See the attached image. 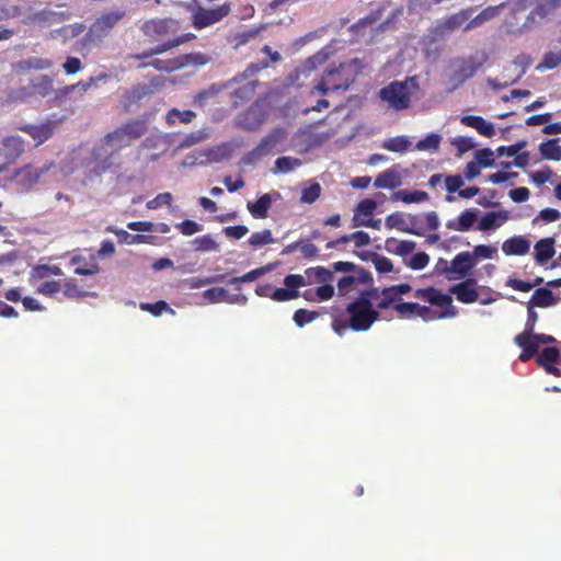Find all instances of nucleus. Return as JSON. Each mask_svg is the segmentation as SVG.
<instances>
[{"instance_id":"nucleus-1","label":"nucleus","mask_w":561,"mask_h":561,"mask_svg":"<svg viewBox=\"0 0 561 561\" xmlns=\"http://www.w3.org/2000/svg\"><path fill=\"white\" fill-rule=\"evenodd\" d=\"M379 300V296L373 293V286L359 291L358 297L351 301L345 311L347 319L334 318L332 320V330L340 336L351 329L355 332L368 331L375 322L380 319V310L373 300Z\"/></svg>"},{"instance_id":"nucleus-2","label":"nucleus","mask_w":561,"mask_h":561,"mask_svg":"<svg viewBox=\"0 0 561 561\" xmlns=\"http://www.w3.org/2000/svg\"><path fill=\"white\" fill-rule=\"evenodd\" d=\"M360 73L358 59L341 62L339 66L327 68L319 81L313 87L314 91L325 95L329 92L347 90Z\"/></svg>"},{"instance_id":"nucleus-3","label":"nucleus","mask_w":561,"mask_h":561,"mask_svg":"<svg viewBox=\"0 0 561 561\" xmlns=\"http://www.w3.org/2000/svg\"><path fill=\"white\" fill-rule=\"evenodd\" d=\"M413 295L417 299H421L423 301L428 302L432 306H436L438 308L444 309L438 313L436 311H433L430 307L421 306L419 304L416 317L423 319L426 322L436 319L454 318L458 313L457 309L453 305L451 296L449 294L442 293L439 289L433 286L417 288Z\"/></svg>"},{"instance_id":"nucleus-4","label":"nucleus","mask_w":561,"mask_h":561,"mask_svg":"<svg viewBox=\"0 0 561 561\" xmlns=\"http://www.w3.org/2000/svg\"><path fill=\"white\" fill-rule=\"evenodd\" d=\"M148 130L149 115L145 114L138 118L126 121L113 131L106 134L102 142L104 146L119 150L140 139L148 133Z\"/></svg>"},{"instance_id":"nucleus-5","label":"nucleus","mask_w":561,"mask_h":561,"mask_svg":"<svg viewBox=\"0 0 561 561\" xmlns=\"http://www.w3.org/2000/svg\"><path fill=\"white\" fill-rule=\"evenodd\" d=\"M420 89L416 76L407 77L402 81H392L380 89L379 98L394 111L410 107L412 95Z\"/></svg>"},{"instance_id":"nucleus-6","label":"nucleus","mask_w":561,"mask_h":561,"mask_svg":"<svg viewBox=\"0 0 561 561\" xmlns=\"http://www.w3.org/2000/svg\"><path fill=\"white\" fill-rule=\"evenodd\" d=\"M125 16L124 11H111L102 14L90 26L85 35L78 42L80 50H90L99 46L112 28Z\"/></svg>"},{"instance_id":"nucleus-7","label":"nucleus","mask_w":561,"mask_h":561,"mask_svg":"<svg viewBox=\"0 0 561 561\" xmlns=\"http://www.w3.org/2000/svg\"><path fill=\"white\" fill-rule=\"evenodd\" d=\"M515 344L522 348L519 360L526 363L537 353L541 344H552L557 340L552 335L536 332H520L514 339Z\"/></svg>"},{"instance_id":"nucleus-8","label":"nucleus","mask_w":561,"mask_h":561,"mask_svg":"<svg viewBox=\"0 0 561 561\" xmlns=\"http://www.w3.org/2000/svg\"><path fill=\"white\" fill-rule=\"evenodd\" d=\"M230 11L231 8L229 3H222L215 8H204L198 5L191 18L192 26L198 31L209 27L228 16Z\"/></svg>"},{"instance_id":"nucleus-9","label":"nucleus","mask_w":561,"mask_h":561,"mask_svg":"<svg viewBox=\"0 0 561 561\" xmlns=\"http://www.w3.org/2000/svg\"><path fill=\"white\" fill-rule=\"evenodd\" d=\"M54 167V161L46 162L39 168L33 164H24L14 171L12 179L21 191L27 192Z\"/></svg>"},{"instance_id":"nucleus-10","label":"nucleus","mask_w":561,"mask_h":561,"mask_svg":"<svg viewBox=\"0 0 561 561\" xmlns=\"http://www.w3.org/2000/svg\"><path fill=\"white\" fill-rule=\"evenodd\" d=\"M411 290L412 286L408 283L391 285L383 288L373 286V293L379 296L377 309H390L394 302L402 300V296L409 294Z\"/></svg>"},{"instance_id":"nucleus-11","label":"nucleus","mask_w":561,"mask_h":561,"mask_svg":"<svg viewBox=\"0 0 561 561\" xmlns=\"http://www.w3.org/2000/svg\"><path fill=\"white\" fill-rule=\"evenodd\" d=\"M374 278L369 271L359 267L352 275H346L341 277L337 280V291L339 296H347L352 291H360L358 290V285H373Z\"/></svg>"},{"instance_id":"nucleus-12","label":"nucleus","mask_w":561,"mask_h":561,"mask_svg":"<svg viewBox=\"0 0 561 561\" xmlns=\"http://www.w3.org/2000/svg\"><path fill=\"white\" fill-rule=\"evenodd\" d=\"M488 55L484 51L462 58L459 60V66L455 71L453 79L459 83H463L472 78L477 71L486 62Z\"/></svg>"},{"instance_id":"nucleus-13","label":"nucleus","mask_w":561,"mask_h":561,"mask_svg":"<svg viewBox=\"0 0 561 561\" xmlns=\"http://www.w3.org/2000/svg\"><path fill=\"white\" fill-rule=\"evenodd\" d=\"M19 130L27 134L35 141V146H41L50 139L57 128V122L46 121L42 124H24L16 127Z\"/></svg>"},{"instance_id":"nucleus-14","label":"nucleus","mask_w":561,"mask_h":561,"mask_svg":"<svg viewBox=\"0 0 561 561\" xmlns=\"http://www.w3.org/2000/svg\"><path fill=\"white\" fill-rule=\"evenodd\" d=\"M561 4V0H545L539 3L526 18V21L523 25L517 28L516 33H523L524 31H528L533 28L536 24L545 20L549 14H551L559 5Z\"/></svg>"},{"instance_id":"nucleus-15","label":"nucleus","mask_w":561,"mask_h":561,"mask_svg":"<svg viewBox=\"0 0 561 561\" xmlns=\"http://www.w3.org/2000/svg\"><path fill=\"white\" fill-rule=\"evenodd\" d=\"M473 11V8H467L460 10L457 13L448 15L436 25L435 33L438 35H445L447 33L458 30L460 26L469 22V19L471 18Z\"/></svg>"},{"instance_id":"nucleus-16","label":"nucleus","mask_w":561,"mask_h":561,"mask_svg":"<svg viewBox=\"0 0 561 561\" xmlns=\"http://www.w3.org/2000/svg\"><path fill=\"white\" fill-rule=\"evenodd\" d=\"M415 221V216H405L403 213L396 211L386 217L385 225L387 229H398L405 233L422 236L423 232L414 228Z\"/></svg>"},{"instance_id":"nucleus-17","label":"nucleus","mask_w":561,"mask_h":561,"mask_svg":"<svg viewBox=\"0 0 561 561\" xmlns=\"http://www.w3.org/2000/svg\"><path fill=\"white\" fill-rule=\"evenodd\" d=\"M477 280L474 278H467L449 288L450 294L455 295L457 300L469 305L479 299V293L476 288Z\"/></svg>"},{"instance_id":"nucleus-18","label":"nucleus","mask_w":561,"mask_h":561,"mask_svg":"<svg viewBox=\"0 0 561 561\" xmlns=\"http://www.w3.org/2000/svg\"><path fill=\"white\" fill-rule=\"evenodd\" d=\"M5 164L14 163L25 151V140L19 135H8L1 140Z\"/></svg>"},{"instance_id":"nucleus-19","label":"nucleus","mask_w":561,"mask_h":561,"mask_svg":"<svg viewBox=\"0 0 561 561\" xmlns=\"http://www.w3.org/2000/svg\"><path fill=\"white\" fill-rule=\"evenodd\" d=\"M476 264L477 261L470 252H460L450 262V266L448 268L449 275L457 278L465 277L471 272Z\"/></svg>"},{"instance_id":"nucleus-20","label":"nucleus","mask_w":561,"mask_h":561,"mask_svg":"<svg viewBox=\"0 0 561 561\" xmlns=\"http://www.w3.org/2000/svg\"><path fill=\"white\" fill-rule=\"evenodd\" d=\"M178 22L173 19L151 20L145 23V33L149 36H164L176 32Z\"/></svg>"},{"instance_id":"nucleus-21","label":"nucleus","mask_w":561,"mask_h":561,"mask_svg":"<svg viewBox=\"0 0 561 561\" xmlns=\"http://www.w3.org/2000/svg\"><path fill=\"white\" fill-rule=\"evenodd\" d=\"M169 148V137L167 134L156 133L146 137L141 144L140 149L147 151H157L152 156V159H157L160 154H163Z\"/></svg>"},{"instance_id":"nucleus-22","label":"nucleus","mask_w":561,"mask_h":561,"mask_svg":"<svg viewBox=\"0 0 561 561\" xmlns=\"http://www.w3.org/2000/svg\"><path fill=\"white\" fill-rule=\"evenodd\" d=\"M561 298L556 297L548 287H539L531 295L527 304L535 308H549L560 302Z\"/></svg>"},{"instance_id":"nucleus-23","label":"nucleus","mask_w":561,"mask_h":561,"mask_svg":"<svg viewBox=\"0 0 561 561\" xmlns=\"http://www.w3.org/2000/svg\"><path fill=\"white\" fill-rule=\"evenodd\" d=\"M530 242L524 236H514L505 240L502 244V251L506 255H525L529 252Z\"/></svg>"},{"instance_id":"nucleus-24","label":"nucleus","mask_w":561,"mask_h":561,"mask_svg":"<svg viewBox=\"0 0 561 561\" xmlns=\"http://www.w3.org/2000/svg\"><path fill=\"white\" fill-rule=\"evenodd\" d=\"M554 239L552 237L540 239L535 244V260L538 264L542 265L553 257Z\"/></svg>"},{"instance_id":"nucleus-25","label":"nucleus","mask_w":561,"mask_h":561,"mask_svg":"<svg viewBox=\"0 0 561 561\" xmlns=\"http://www.w3.org/2000/svg\"><path fill=\"white\" fill-rule=\"evenodd\" d=\"M51 275H64L62 270L58 265L39 264L32 267L30 272V283L35 285Z\"/></svg>"},{"instance_id":"nucleus-26","label":"nucleus","mask_w":561,"mask_h":561,"mask_svg":"<svg viewBox=\"0 0 561 561\" xmlns=\"http://www.w3.org/2000/svg\"><path fill=\"white\" fill-rule=\"evenodd\" d=\"M272 206V197L270 194L261 195L254 203L248 202L247 209L255 219H265Z\"/></svg>"},{"instance_id":"nucleus-27","label":"nucleus","mask_w":561,"mask_h":561,"mask_svg":"<svg viewBox=\"0 0 561 561\" xmlns=\"http://www.w3.org/2000/svg\"><path fill=\"white\" fill-rule=\"evenodd\" d=\"M508 219V214L502 211H489L480 220L478 229L481 231L494 230L500 228Z\"/></svg>"},{"instance_id":"nucleus-28","label":"nucleus","mask_w":561,"mask_h":561,"mask_svg":"<svg viewBox=\"0 0 561 561\" xmlns=\"http://www.w3.org/2000/svg\"><path fill=\"white\" fill-rule=\"evenodd\" d=\"M151 93L150 87L138 84L128 90L123 102L124 111L129 112L134 105H137L144 98Z\"/></svg>"},{"instance_id":"nucleus-29","label":"nucleus","mask_w":561,"mask_h":561,"mask_svg":"<svg viewBox=\"0 0 561 561\" xmlns=\"http://www.w3.org/2000/svg\"><path fill=\"white\" fill-rule=\"evenodd\" d=\"M151 93L150 87L138 84L128 90L123 102L124 111L129 112L134 105H137L144 98Z\"/></svg>"},{"instance_id":"nucleus-30","label":"nucleus","mask_w":561,"mask_h":561,"mask_svg":"<svg viewBox=\"0 0 561 561\" xmlns=\"http://www.w3.org/2000/svg\"><path fill=\"white\" fill-rule=\"evenodd\" d=\"M151 93L150 87L138 84L128 90L123 102L124 111L129 112L134 105H137L144 98Z\"/></svg>"},{"instance_id":"nucleus-31","label":"nucleus","mask_w":561,"mask_h":561,"mask_svg":"<svg viewBox=\"0 0 561 561\" xmlns=\"http://www.w3.org/2000/svg\"><path fill=\"white\" fill-rule=\"evenodd\" d=\"M504 4L488 7L482 10L477 16L473 19H469V22L465 25V31H470L476 27L481 26L484 22H488L500 14L501 9Z\"/></svg>"},{"instance_id":"nucleus-32","label":"nucleus","mask_w":561,"mask_h":561,"mask_svg":"<svg viewBox=\"0 0 561 561\" xmlns=\"http://www.w3.org/2000/svg\"><path fill=\"white\" fill-rule=\"evenodd\" d=\"M285 138V133L282 129H274L268 135L263 137L257 144L259 150L263 156L271 153L275 147Z\"/></svg>"},{"instance_id":"nucleus-33","label":"nucleus","mask_w":561,"mask_h":561,"mask_svg":"<svg viewBox=\"0 0 561 561\" xmlns=\"http://www.w3.org/2000/svg\"><path fill=\"white\" fill-rule=\"evenodd\" d=\"M374 185L377 188L393 190L401 185V176L394 170H386L375 179Z\"/></svg>"},{"instance_id":"nucleus-34","label":"nucleus","mask_w":561,"mask_h":561,"mask_svg":"<svg viewBox=\"0 0 561 561\" xmlns=\"http://www.w3.org/2000/svg\"><path fill=\"white\" fill-rule=\"evenodd\" d=\"M196 117V113L192 110L180 111L173 107L167 112L165 122L169 126H174L178 122L181 124H190Z\"/></svg>"},{"instance_id":"nucleus-35","label":"nucleus","mask_w":561,"mask_h":561,"mask_svg":"<svg viewBox=\"0 0 561 561\" xmlns=\"http://www.w3.org/2000/svg\"><path fill=\"white\" fill-rule=\"evenodd\" d=\"M178 57L181 69L187 66L203 67L211 61V57L209 55L201 51L184 54Z\"/></svg>"},{"instance_id":"nucleus-36","label":"nucleus","mask_w":561,"mask_h":561,"mask_svg":"<svg viewBox=\"0 0 561 561\" xmlns=\"http://www.w3.org/2000/svg\"><path fill=\"white\" fill-rule=\"evenodd\" d=\"M539 151L543 159L560 161L561 160V146L559 139L553 138L546 140L539 145Z\"/></svg>"},{"instance_id":"nucleus-37","label":"nucleus","mask_w":561,"mask_h":561,"mask_svg":"<svg viewBox=\"0 0 561 561\" xmlns=\"http://www.w3.org/2000/svg\"><path fill=\"white\" fill-rule=\"evenodd\" d=\"M477 220V213L471 209L463 210L458 217V224L449 221L447 227L458 231H468Z\"/></svg>"},{"instance_id":"nucleus-38","label":"nucleus","mask_w":561,"mask_h":561,"mask_svg":"<svg viewBox=\"0 0 561 561\" xmlns=\"http://www.w3.org/2000/svg\"><path fill=\"white\" fill-rule=\"evenodd\" d=\"M560 359V350L556 346H547L537 357V363L545 370L549 368V366L554 365Z\"/></svg>"},{"instance_id":"nucleus-39","label":"nucleus","mask_w":561,"mask_h":561,"mask_svg":"<svg viewBox=\"0 0 561 561\" xmlns=\"http://www.w3.org/2000/svg\"><path fill=\"white\" fill-rule=\"evenodd\" d=\"M85 30V25L82 23L68 24L55 30L54 36L61 37L64 41H69L81 35Z\"/></svg>"},{"instance_id":"nucleus-40","label":"nucleus","mask_w":561,"mask_h":561,"mask_svg":"<svg viewBox=\"0 0 561 561\" xmlns=\"http://www.w3.org/2000/svg\"><path fill=\"white\" fill-rule=\"evenodd\" d=\"M376 208H377V203L374 199L365 198V199L360 201L354 210V217H353L354 224L360 221V219H359L360 216H363L365 218L371 217L374 211L376 210Z\"/></svg>"},{"instance_id":"nucleus-41","label":"nucleus","mask_w":561,"mask_h":561,"mask_svg":"<svg viewBox=\"0 0 561 561\" xmlns=\"http://www.w3.org/2000/svg\"><path fill=\"white\" fill-rule=\"evenodd\" d=\"M394 199H400L405 204L422 203L428 199V194L424 191H398L393 194Z\"/></svg>"},{"instance_id":"nucleus-42","label":"nucleus","mask_w":561,"mask_h":561,"mask_svg":"<svg viewBox=\"0 0 561 561\" xmlns=\"http://www.w3.org/2000/svg\"><path fill=\"white\" fill-rule=\"evenodd\" d=\"M191 243L196 252H211L218 249L217 242L210 234L196 237Z\"/></svg>"},{"instance_id":"nucleus-43","label":"nucleus","mask_w":561,"mask_h":561,"mask_svg":"<svg viewBox=\"0 0 561 561\" xmlns=\"http://www.w3.org/2000/svg\"><path fill=\"white\" fill-rule=\"evenodd\" d=\"M390 309H393L401 318L410 319L416 317L419 304L398 300V302H394V305H392Z\"/></svg>"},{"instance_id":"nucleus-44","label":"nucleus","mask_w":561,"mask_h":561,"mask_svg":"<svg viewBox=\"0 0 561 561\" xmlns=\"http://www.w3.org/2000/svg\"><path fill=\"white\" fill-rule=\"evenodd\" d=\"M410 145L411 142L405 136H397L383 141L381 147L392 152H405Z\"/></svg>"},{"instance_id":"nucleus-45","label":"nucleus","mask_w":561,"mask_h":561,"mask_svg":"<svg viewBox=\"0 0 561 561\" xmlns=\"http://www.w3.org/2000/svg\"><path fill=\"white\" fill-rule=\"evenodd\" d=\"M392 244L396 245L393 252L398 255H408L412 253L416 247V243L411 240H397L394 238L387 239L386 245L388 250H390Z\"/></svg>"},{"instance_id":"nucleus-46","label":"nucleus","mask_w":561,"mask_h":561,"mask_svg":"<svg viewBox=\"0 0 561 561\" xmlns=\"http://www.w3.org/2000/svg\"><path fill=\"white\" fill-rule=\"evenodd\" d=\"M306 275L309 279L313 278L316 283L322 284L333 279V272L323 266L309 267L306 270Z\"/></svg>"},{"instance_id":"nucleus-47","label":"nucleus","mask_w":561,"mask_h":561,"mask_svg":"<svg viewBox=\"0 0 561 561\" xmlns=\"http://www.w3.org/2000/svg\"><path fill=\"white\" fill-rule=\"evenodd\" d=\"M150 66L158 71L172 72L181 69V65H179V57L171 59H154L149 64L144 65Z\"/></svg>"},{"instance_id":"nucleus-48","label":"nucleus","mask_w":561,"mask_h":561,"mask_svg":"<svg viewBox=\"0 0 561 561\" xmlns=\"http://www.w3.org/2000/svg\"><path fill=\"white\" fill-rule=\"evenodd\" d=\"M561 65V51H549L543 55L542 60L537 65L539 71L551 70Z\"/></svg>"},{"instance_id":"nucleus-49","label":"nucleus","mask_w":561,"mask_h":561,"mask_svg":"<svg viewBox=\"0 0 561 561\" xmlns=\"http://www.w3.org/2000/svg\"><path fill=\"white\" fill-rule=\"evenodd\" d=\"M442 137L438 134L431 133L425 138L416 142L415 148L420 151H436L439 148Z\"/></svg>"},{"instance_id":"nucleus-50","label":"nucleus","mask_w":561,"mask_h":561,"mask_svg":"<svg viewBox=\"0 0 561 561\" xmlns=\"http://www.w3.org/2000/svg\"><path fill=\"white\" fill-rule=\"evenodd\" d=\"M249 244L253 248L263 247L274 242L272 232L270 229H264L259 232H253L248 240Z\"/></svg>"},{"instance_id":"nucleus-51","label":"nucleus","mask_w":561,"mask_h":561,"mask_svg":"<svg viewBox=\"0 0 561 561\" xmlns=\"http://www.w3.org/2000/svg\"><path fill=\"white\" fill-rule=\"evenodd\" d=\"M203 297L210 304L226 302L228 290L222 287H211L203 293Z\"/></svg>"},{"instance_id":"nucleus-52","label":"nucleus","mask_w":561,"mask_h":561,"mask_svg":"<svg viewBox=\"0 0 561 561\" xmlns=\"http://www.w3.org/2000/svg\"><path fill=\"white\" fill-rule=\"evenodd\" d=\"M59 291H61V283L59 280H46L36 286V293L47 297H54Z\"/></svg>"},{"instance_id":"nucleus-53","label":"nucleus","mask_w":561,"mask_h":561,"mask_svg":"<svg viewBox=\"0 0 561 561\" xmlns=\"http://www.w3.org/2000/svg\"><path fill=\"white\" fill-rule=\"evenodd\" d=\"M321 195V186L319 183L314 182L310 184L308 187L302 188L300 201L301 203L312 204L314 203Z\"/></svg>"},{"instance_id":"nucleus-54","label":"nucleus","mask_w":561,"mask_h":561,"mask_svg":"<svg viewBox=\"0 0 561 561\" xmlns=\"http://www.w3.org/2000/svg\"><path fill=\"white\" fill-rule=\"evenodd\" d=\"M301 165V161L291 157H279L275 161V168L282 173H287Z\"/></svg>"},{"instance_id":"nucleus-55","label":"nucleus","mask_w":561,"mask_h":561,"mask_svg":"<svg viewBox=\"0 0 561 561\" xmlns=\"http://www.w3.org/2000/svg\"><path fill=\"white\" fill-rule=\"evenodd\" d=\"M267 271H268V267L254 268V270L245 273L242 276H237V277L230 278L228 280V283L232 284V285L239 284V283H250V282H253V280L257 279L262 275H264Z\"/></svg>"},{"instance_id":"nucleus-56","label":"nucleus","mask_w":561,"mask_h":561,"mask_svg":"<svg viewBox=\"0 0 561 561\" xmlns=\"http://www.w3.org/2000/svg\"><path fill=\"white\" fill-rule=\"evenodd\" d=\"M317 318H318V312L310 311V310H307V309H298V310H296L295 313H294V317H293L294 322L299 328L304 327L307 323L312 322Z\"/></svg>"},{"instance_id":"nucleus-57","label":"nucleus","mask_w":561,"mask_h":561,"mask_svg":"<svg viewBox=\"0 0 561 561\" xmlns=\"http://www.w3.org/2000/svg\"><path fill=\"white\" fill-rule=\"evenodd\" d=\"M61 290L67 298H81L87 296V293L81 290L75 279H68L61 284Z\"/></svg>"},{"instance_id":"nucleus-58","label":"nucleus","mask_w":561,"mask_h":561,"mask_svg":"<svg viewBox=\"0 0 561 561\" xmlns=\"http://www.w3.org/2000/svg\"><path fill=\"white\" fill-rule=\"evenodd\" d=\"M256 85L257 81H250L247 84L236 89L233 92V96L236 99H240L241 101H248L253 98Z\"/></svg>"},{"instance_id":"nucleus-59","label":"nucleus","mask_w":561,"mask_h":561,"mask_svg":"<svg viewBox=\"0 0 561 561\" xmlns=\"http://www.w3.org/2000/svg\"><path fill=\"white\" fill-rule=\"evenodd\" d=\"M255 115V111L248 110L239 116V125L247 130H254L259 127L260 121L252 119Z\"/></svg>"},{"instance_id":"nucleus-60","label":"nucleus","mask_w":561,"mask_h":561,"mask_svg":"<svg viewBox=\"0 0 561 561\" xmlns=\"http://www.w3.org/2000/svg\"><path fill=\"white\" fill-rule=\"evenodd\" d=\"M474 159L477 160L478 164L483 168H490L494 165V153L489 148H483L476 151Z\"/></svg>"},{"instance_id":"nucleus-61","label":"nucleus","mask_w":561,"mask_h":561,"mask_svg":"<svg viewBox=\"0 0 561 561\" xmlns=\"http://www.w3.org/2000/svg\"><path fill=\"white\" fill-rule=\"evenodd\" d=\"M371 261L375 265L376 271L380 274L389 273L393 268L391 260L383 255L374 253Z\"/></svg>"},{"instance_id":"nucleus-62","label":"nucleus","mask_w":561,"mask_h":561,"mask_svg":"<svg viewBox=\"0 0 561 561\" xmlns=\"http://www.w3.org/2000/svg\"><path fill=\"white\" fill-rule=\"evenodd\" d=\"M451 145L458 150L459 154H462L474 148L476 144L470 137L457 136L451 139Z\"/></svg>"},{"instance_id":"nucleus-63","label":"nucleus","mask_w":561,"mask_h":561,"mask_svg":"<svg viewBox=\"0 0 561 561\" xmlns=\"http://www.w3.org/2000/svg\"><path fill=\"white\" fill-rule=\"evenodd\" d=\"M175 228L184 236H193L203 229L202 225L191 219L183 220Z\"/></svg>"},{"instance_id":"nucleus-64","label":"nucleus","mask_w":561,"mask_h":561,"mask_svg":"<svg viewBox=\"0 0 561 561\" xmlns=\"http://www.w3.org/2000/svg\"><path fill=\"white\" fill-rule=\"evenodd\" d=\"M24 67L26 69H34V70H45L49 69L53 66V61L45 58L39 57H31L23 61Z\"/></svg>"}]
</instances>
